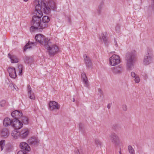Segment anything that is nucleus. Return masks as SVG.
<instances>
[{"instance_id": "50", "label": "nucleus", "mask_w": 154, "mask_h": 154, "mask_svg": "<svg viewBox=\"0 0 154 154\" xmlns=\"http://www.w3.org/2000/svg\"><path fill=\"white\" fill-rule=\"evenodd\" d=\"M98 8H99V10H100V9H101V6H99Z\"/></svg>"}, {"instance_id": "4", "label": "nucleus", "mask_w": 154, "mask_h": 154, "mask_svg": "<svg viewBox=\"0 0 154 154\" xmlns=\"http://www.w3.org/2000/svg\"><path fill=\"white\" fill-rule=\"evenodd\" d=\"M44 47L49 50L50 55L54 54L58 50L57 46L53 45L49 38H47L45 40Z\"/></svg>"}, {"instance_id": "34", "label": "nucleus", "mask_w": 154, "mask_h": 154, "mask_svg": "<svg viewBox=\"0 0 154 154\" xmlns=\"http://www.w3.org/2000/svg\"><path fill=\"white\" fill-rule=\"evenodd\" d=\"M6 101L5 100H2V101H1L0 103V106L1 107H3L4 106L5 103H6Z\"/></svg>"}, {"instance_id": "3", "label": "nucleus", "mask_w": 154, "mask_h": 154, "mask_svg": "<svg viewBox=\"0 0 154 154\" xmlns=\"http://www.w3.org/2000/svg\"><path fill=\"white\" fill-rule=\"evenodd\" d=\"M38 4L35 6V10L34 12V14L40 15V16L42 15H43V13L41 11L42 9L45 11H47V12H49L51 8L46 6L44 1L41 0L38 1Z\"/></svg>"}, {"instance_id": "28", "label": "nucleus", "mask_w": 154, "mask_h": 154, "mask_svg": "<svg viewBox=\"0 0 154 154\" xmlns=\"http://www.w3.org/2000/svg\"><path fill=\"white\" fill-rule=\"evenodd\" d=\"M107 34V32H103L101 35L102 39L104 42H106L107 41V39L106 38Z\"/></svg>"}, {"instance_id": "19", "label": "nucleus", "mask_w": 154, "mask_h": 154, "mask_svg": "<svg viewBox=\"0 0 154 154\" xmlns=\"http://www.w3.org/2000/svg\"><path fill=\"white\" fill-rule=\"evenodd\" d=\"M20 147L22 149L29 151L30 149V148L28 143H26L21 142L20 145Z\"/></svg>"}, {"instance_id": "22", "label": "nucleus", "mask_w": 154, "mask_h": 154, "mask_svg": "<svg viewBox=\"0 0 154 154\" xmlns=\"http://www.w3.org/2000/svg\"><path fill=\"white\" fill-rule=\"evenodd\" d=\"M9 134L8 130L6 128H4L2 130L1 132V135L4 138L7 137Z\"/></svg>"}, {"instance_id": "35", "label": "nucleus", "mask_w": 154, "mask_h": 154, "mask_svg": "<svg viewBox=\"0 0 154 154\" xmlns=\"http://www.w3.org/2000/svg\"><path fill=\"white\" fill-rule=\"evenodd\" d=\"M95 144L97 145H101L102 144L101 142L98 140H95Z\"/></svg>"}, {"instance_id": "18", "label": "nucleus", "mask_w": 154, "mask_h": 154, "mask_svg": "<svg viewBox=\"0 0 154 154\" xmlns=\"http://www.w3.org/2000/svg\"><path fill=\"white\" fill-rule=\"evenodd\" d=\"M84 58L87 67L88 68L91 67L92 64L89 57L87 55L85 54L84 55Z\"/></svg>"}, {"instance_id": "44", "label": "nucleus", "mask_w": 154, "mask_h": 154, "mask_svg": "<svg viewBox=\"0 0 154 154\" xmlns=\"http://www.w3.org/2000/svg\"><path fill=\"white\" fill-rule=\"evenodd\" d=\"M152 8L154 10V0H153V3L152 6Z\"/></svg>"}, {"instance_id": "13", "label": "nucleus", "mask_w": 154, "mask_h": 154, "mask_svg": "<svg viewBox=\"0 0 154 154\" xmlns=\"http://www.w3.org/2000/svg\"><path fill=\"white\" fill-rule=\"evenodd\" d=\"M9 76L11 78L15 79L17 76L15 68L14 67H9L8 69Z\"/></svg>"}, {"instance_id": "46", "label": "nucleus", "mask_w": 154, "mask_h": 154, "mask_svg": "<svg viewBox=\"0 0 154 154\" xmlns=\"http://www.w3.org/2000/svg\"><path fill=\"white\" fill-rule=\"evenodd\" d=\"M115 45L116 46V47H117L118 46V44H117V42L115 40Z\"/></svg>"}, {"instance_id": "53", "label": "nucleus", "mask_w": 154, "mask_h": 154, "mask_svg": "<svg viewBox=\"0 0 154 154\" xmlns=\"http://www.w3.org/2000/svg\"><path fill=\"white\" fill-rule=\"evenodd\" d=\"M99 12V14L100 13V11H99V12Z\"/></svg>"}, {"instance_id": "47", "label": "nucleus", "mask_w": 154, "mask_h": 154, "mask_svg": "<svg viewBox=\"0 0 154 154\" xmlns=\"http://www.w3.org/2000/svg\"><path fill=\"white\" fill-rule=\"evenodd\" d=\"M30 44H33L34 45H36V43L35 42H31V43H30Z\"/></svg>"}, {"instance_id": "16", "label": "nucleus", "mask_w": 154, "mask_h": 154, "mask_svg": "<svg viewBox=\"0 0 154 154\" xmlns=\"http://www.w3.org/2000/svg\"><path fill=\"white\" fill-rule=\"evenodd\" d=\"M27 88L28 95L29 98L31 99L34 100L35 99L34 94L32 92V88L29 85H27Z\"/></svg>"}, {"instance_id": "12", "label": "nucleus", "mask_w": 154, "mask_h": 154, "mask_svg": "<svg viewBox=\"0 0 154 154\" xmlns=\"http://www.w3.org/2000/svg\"><path fill=\"white\" fill-rule=\"evenodd\" d=\"M50 20V18L48 16H44L42 20V27L44 29L46 28L48 26L47 23L49 22Z\"/></svg>"}, {"instance_id": "45", "label": "nucleus", "mask_w": 154, "mask_h": 154, "mask_svg": "<svg viewBox=\"0 0 154 154\" xmlns=\"http://www.w3.org/2000/svg\"><path fill=\"white\" fill-rule=\"evenodd\" d=\"M13 87H14V88H15V90H16L17 91V89H16V87L17 88V89H18V88H17V87L16 86V85H13Z\"/></svg>"}, {"instance_id": "6", "label": "nucleus", "mask_w": 154, "mask_h": 154, "mask_svg": "<svg viewBox=\"0 0 154 154\" xmlns=\"http://www.w3.org/2000/svg\"><path fill=\"white\" fill-rule=\"evenodd\" d=\"M109 61L111 66H116L120 63V58L117 55L113 54L109 58Z\"/></svg>"}, {"instance_id": "7", "label": "nucleus", "mask_w": 154, "mask_h": 154, "mask_svg": "<svg viewBox=\"0 0 154 154\" xmlns=\"http://www.w3.org/2000/svg\"><path fill=\"white\" fill-rule=\"evenodd\" d=\"M152 58L151 54L147 53L144 57L143 64L145 65H149L152 62Z\"/></svg>"}, {"instance_id": "15", "label": "nucleus", "mask_w": 154, "mask_h": 154, "mask_svg": "<svg viewBox=\"0 0 154 154\" xmlns=\"http://www.w3.org/2000/svg\"><path fill=\"white\" fill-rule=\"evenodd\" d=\"M81 78L85 86L88 87L89 86V83L88 79L85 73H82L81 74Z\"/></svg>"}, {"instance_id": "37", "label": "nucleus", "mask_w": 154, "mask_h": 154, "mask_svg": "<svg viewBox=\"0 0 154 154\" xmlns=\"http://www.w3.org/2000/svg\"><path fill=\"white\" fill-rule=\"evenodd\" d=\"M17 154H26V152L24 150L19 151L17 152Z\"/></svg>"}, {"instance_id": "42", "label": "nucleus", "mask_w": 154, "mask_h": 154, "mask_svg": "<svg viewBox=\"0 0 154 154\" xmlns=\"http://www.w3.org/2000/svg\"><path fill=\"white\" fill-rule=\"evenodd\" d=\"M98 92L101 94H103V92L102 90L100 88H98Z\"/></svg>"}, {"instance_id": "17", "label": "nucleus", "mask_w": 154, "mask_h": 154, "mask_svg": "<svg viewBox=\"0 0 154 154\" xmlns=\"http://www.w3.org/2000/svg\"><path fill=\"white\" fill-rule=\"evenodd\" d=\"M14 121L13 120H11L8 118H5L3 120V125L4 126L6 127L10 125H11L12 126V123Z\"/></svg>"}, {"instance_id": "51", "label": "nucleus", "mask_w": 154, "mask_h": 154, "mask_svg": "<svg viewBox=\"0 0 154 154\" xmlns=\"http://www.w3.org/2000/svg\"><path fill=\"white\" fill-rule=\"evenodd\" d=\"M75 98H73V102H75Z\"/></svg>"}, {"instance_id": "41", "label": "nucleus", "mask_w": 154, "mask_h": 154, "mask_svg": "<svg viewBox=\"0 0 154 154\" xmlns=\"http://www.w3.org/2000/svg\"><path fill=\"white\" fill-rule=\"evenodd\" d=\"M23 68V66L21 65H20L18 66V69L19 70H22Z\"/></svg>"}, {"instance_id": "38", "label": "nucleus", "mask_w": 154, "mask_h": 154, "mask_svg": "<svg viewBox=\"0 0 154 154\" xmlns=\"http://www.w3.org/2000/svg\"><path fill=\"white\" fill-rule=\"evenodd\" d=\"M142 75L144 77V79L146 80L148 78V75L146 73H143Z\"/></svg>"}, {"instance_id": "29", "label": "nucleus", "mask_w": 154, "mask_h": 154, "mask_svg": "<svg viewBox=\"0 0 154 154\" xmlns=\"http://www.w3.org/2000/svg\"><path fill=\"white\" fill-rule=\"evenodd\" d=\"M5 144V141L4 140H2L0 141V146L1 147V150L2 151L4 147Z\"/></svg>"}, {"instance_id": "21", "label": "nucleus", "mask_w": 154, "mask_h": 154, "mask_svg": "<svg viewBox=\"0 0 154 154\" xmlns=\"http://www.w3.org/2000/svg\"><path fill=\"white\" fill-rule=\"evenodd\" d=\"M29 133V131L28 129H25L20 132V134L21 137L24 138L28 136Z\"/></svg>"}, {"instance_id": "10", "label": "nucleus", "mask_w": 154, "mask_h": 154, "mask_svg": "<svg viewBox=\"0 0 154 154\" xmlns=\"http://www.w3.org/2000/svg\"><path fill=\"white\" fill-rule=\"evenodd\" d=\"M50 110H53L54 109H60V105L55 101H50L49 104Z\"/></svg>"}, {"instance_id": "31", "label": "nucleus", "mask_w": 154, "mask_h": 154, "mask_svg": "<svg viewBox=\"0 0 154 154\" xmlns=\"http://www.w3.org/2000/svg\"><path fill=\"white\" fill-rule=\"evenodd\" d=\"M134 81L136 83H139L140 81V79L139 75H136L135 77Z\"/></svg>"}, {"instance_id": "24", "label": "nucleus", "mask_w": 154, "mask_h": 154, "mask_svg": "<svg viewBox=\"0 0 154 154\" xmlns=\"http://www.w3.org/2000/svg\"><path fill=\"white\" fill-rule=\"evenodd\" d=\"M48 5L50 6L51 8L53 10H55L56 8V5L52 0H50L48 2Z\"/></svg>"}, {"instance_id": "40", "label": "nucleus", "mask_w": 154, "mask_h": 154, "mask_svg": "<svg viewBox=\"0 0 154 154\" xmlns=\"http://www.w3.org/2000/svg\"><path fill=\"white\" fill-rule=\"evenodd\" d=\"M75 153L76 154H81L78 149H76L75 151Z\"/></svg>"}, {"instance_id": "23", "label": "nucleus", "mask_w": 154, "mask_h": 154, "mask_svg": "<svg viewBox=\"0 0 154 154\" xmlns=\"http://www.w3.org/2000/svg\"><path fill=\"white\" fill-rule=\"evenodd\" d=\"M8 57L11 59L12 63H17L18 62V60L16 56L11 55L10 53L8 54Z\"/></svg>"}, {"instance_id": "49", "label": "nucleus", "mask_w": 154, "mask_h": 154, "mask_svg": "<svg viewBox=\"0 0 154 154\" xmlns=\"http://www.w3.org/2000/svg\"><path fill=\"white\" fill-rule=\"evenodd\" d=\"M107 108L109 109L110 108V106L109 105H108L107 106Z\"/></svg>"}, {"instance_id": "2", "label": "nucleus", "mask_w": 154, "mask_h": 154, "mask_svg": "<svg viewBox=\"0 0 154 154\" xmlns=\"http://www.w3.org/2000/svg\"><path fill=\"white\" fill-rule=\"evenodd\" d=\"M42 15H37L35 14L33 16L31 22L32 26L30 28V30L33 31V30L39 29L40 31L43 29L41 25L42 20L41 19Z\"/></svg>"}, {"instance_id": "14", "label": "nucleus", "mask_w": 154, "mask_h": 154, "mask_svg": "<svg viewBox=\"0 0 154 154\" xmlns=\"http://www.w3.org/2000/svg\"><path fill=\"white\" fill-rule=\"evenodd\" d=\"M36 41L42 45H44L45 40L47 38H45V36L41 34L37 35L35 36Z\"/></svg>"}, {"instance_id": "36", "label": "nucleus", "mask_w": 154, "mask_h": 154, "mask_svg": "<svg viewBox=\"0 0 154 154\" xmlns=\"http://www.w3.org/2000/svg\"><path fill=\"white\" fill-rule=\"evenodd\" d=\"M122 108L123 110L124 111H126L127 110V107L126 104H123L122 106Z\"/></svg>"}, {"instance_id": "33", "label": "nucleus", "mask_w": 154, "mask_h": 154, "mask_svg": "<svg viewBox=\"0 0 154 154\" xmlns=\"http://www.w3.org/2000/svg\"><path fill=\"white\" fill-rule=\"evenodd\" d=\"M83 125L82 124L79 125V130L82 133H84V131L82 128Z\"/></svg>"}, {"instance_id": "32", "label": "nucleus", "mask_w": 154, "mask_h": 154, "mask_svg": "<svg viewBox=\"0 0 154 154\" xmlns=\"http://www.w3.org/2000/svg\"><path fill=\"white\" fill-rule=\"evenodd\" d=\"M31 47L29 43H27L24 46L23 48L24 51H26L27 49L30 48Z\"/></svg>"}, {"instance_id": "25", "label": "nucleus", "mask_w": 154, "mask_h": 154, "mask_svg": "<svg viewBox=\"0 0 154 154\" xmlns=\"http://www.w3.org/2000/svg\"><path fill=\"white\" fill-rule=\"evenodd\" d=\"M12 136L15 138H17L19 135L20 132L16 131H13L11 133Z\"/></svg>"}, {"instance_id": "9", "label": "nucleus", "mask_w": 154, "mask_h": 154, "mask_svg": "<svg viewBox=\"0 0 154 154\" xmlns=\"http://www.w3.org/2000/svg\"><path fill=\"white\" fill-rule=\"evenodd\" d=\"M23 125L20 121L18 120H15L14 121L12 125V127L15 129L18 130L23 127Z\"/></svg>"}, {"instance_id": "30", "label": "nucleus", "mask_w": 154, "mask_h": 154, "mask_svg": "<svg viewBox=\"0 0 154 154\" xmlns=\"http://www.w3.org/2000/svg\"><path fill=\"white\" fill-rule=\"evenodd\" d=\"M32 61V58L29 57H26L25 58V62L26 63H29Z\"/></svg>"}, {"instance_id": "20", "label": "nucleus", "mask_w": 154, "mask_h": 154, "mask_svg": "<svg viewBox=\"0 0 154 154\" xmlns=\"http://www.w3.org/2000/svg\"><path fill=\"white\" fill-rule=\"evenodd\" d=\"M28 142L30 145H35L39 142V140L36 137H32L28 140Z\"/></svg>"}, {"instance_id": "43", "label": "nucleus", "mask_w": 154, "mask_h": 154, "mask_svg": "<svg viewBox=\"0 0 154 154\" xmlns=\"http://www.w3.org/2000/svg\"><path fill=\"white\" fill-rule=\"evenodd\" d=\"M22 70H19V75H21L22 74Z\"/></svg>"}, {"instance_id": "39", "label": "nucleus", "mask_w": 154, "mask_h": 154, "mask_svg": "<svg viewBox=\"0 0 154 154\" xmlns=\"http://www.w3.org/2000/svg\"><path fill=\"white\" fill-rule=\"evenodd\" d=\"M131 76L132 77L135 78L137 75L134 72H132L131 73Z\"/></svg>"}, {"instance_id": "27", "label": "nucleus", "mask_w": 154, "mask_h": 154, "mask_svg": "<svg viewBox=\"0 0 154 154\" xmlns=\"http://www.w3.org/2000/svg\"><path fill=\"white\" fill-rule=\"evenodd\" d=\"M21 121L24 124H27L28 123V119L25 117L22 116L21 117Z\"/></svg>"}, {"instance_id": "52", "label": "nucleus", "mask_w": 154, "mask_h": 154, "mask_svg": "<svg viewBox=\"0 0 154 154\" xmlns=\"http://www.w3.org/2000/svg\"><path fill=\"white\" fill-rule=\"evenodd\" d=\"M25 2H27V1H28V0H23Z\"/></svg>"}, {"instance_id": "5", "label": "nucleus", "mask_w": 154, "mask_h": 154, "mask_svg": "<svg viewBox=\"0 0 154 154\" xmlns=\"http://www.w3.org/2000/svg\"><path fill=\"white\" fill-rule=\"evenodd\" d=\"M109 137L110 140L114 146L116 147L119 145L120 143L119 138L116 133H111Z\"/></svg>"}, {"instance_id": "11", "label": "nucleus", "mask_w": 154, "mask_h": 154, "mask_svg": "<svg viewBox=\"0 0 154 154\" xmlns=\"http://www.w3.org/2000/svg\"><path fill=\"white\" fill-rule=\"evenodd\" d=\"M11 115L12 117L14 118V120H18L19 119L21 118L23 116L22 112L17 110L13 111Z\"/></svg>"}, {"instance_id": "8", "label": "nucleus", "mask_w": 154, "mask_h": 154, "mask_svg": "<svg viewBox=\"0 0 154 154\" xmlns=\"http://www.w3.org/2000/svg\"><path fill=\"white\" fill-rule=\"evenodd\" d=\"M112 69L113 73L116 75H120L123 71V68L119 65L113 67Z\"/></svg>"}, {"instance_id": "1", "label": "nucleus", "mask_w": 154, "mask_h": 154, "mask_svg": "<svg viewBox=\"0 0 154 154\" xmlns=\"http://www.w3.org/2000/svg\"><path fill=\"white\" fill-rule=\"evenodd\" d=\"M136 53L134 51L127 52L126 54V60L127 69L131 70L134 68V66L136 60Z\"/></svg>"}, {"instance_id": "26", "label": "nucleus", "mask_w": 154, "mask_h": 154, "mask_svg": "<svg viewBox=\"0 0 154 154\" xmlns=\"http://www.w3.org/2000/svg\"><path fill=\"white\" fill-rule=\"evenodd\" d=\"M128 148L130 154H135L134 149L131 146H128Z\"/></svg>"}, {"instance_id": "48", "label": "nucleus", "mask_w": 154, "mask_h": 154, "mask_svg": "<svg viewBox=\"0 0 154 154\" xmlns=\"http://www.w3.org/2000/svg\"><path fill=\"white\" fill-rule=\"evenodd\" d=\"M119 154H122V153L121 152V148H120V150L119 151Z\"/></svg>"}]
</instances>
